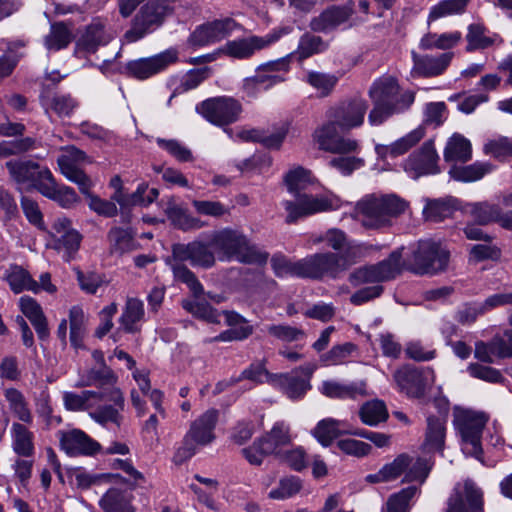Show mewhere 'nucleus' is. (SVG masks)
<instances>
[{
  "label": "nucleus",
  "instance_id": "nucleus-1",
  "mask_svg": "<svg viewBox=\"0 0 512 512\" xmlns=\"http://www.w3.org/2000/svg\"><path fill=\"white\" fill-rule=\"evenodd\" d=\"M368 95L373 105L368 115L372 126L381 125L394 114L408 110L415 100V93L411 90L401 92L397 80L392 76H383L374 81Z\"/></svg>",
  "mask_w": 512,
  "mask_h": 512
},
{
  "label": "nucleus",
  "instance_id": "nucleus-2",
  "mask_svg": "<svg viewBox=\"0 0 512 512\" xmlns=\"http://www.w3.org/2000/svg\"><path fill=\"white\" fill-rule=\"evenodd\" d=\"M285 183L288 191L295 194V200L282 202L287 212V224H294L299 219L333 209V203L327 197L302 193L311 183L310 172L304 168L298 167L289 171L285 176Z\"/></svg>",
  "mask_w": 512,
  "mask_h": 512
},
{
  "label": "nucleus",
  "instance_id": "nucleus-3",
  "mask_svg": "<svg viewBox=\"0 0 512 512\" xmlns=\"http://www.w3.org/2000/svg\"><path fill=\"white\" fill-rule=\"evenodd\" d=\"M209 243L221 261L235 259L244 264L264 265L269 258L267 252L251 244L247 236L236 229L224 228L213 232Z\"/></svg>",
  "mask_w": 512,
  "mask_h": 512
},
{
  "label": "nucleus",
  "instance_id": "nucleus-4",
  "mask_svg": "<svg viewBox=\"0 0 512 512\" xmlns=\"http://www.w3.org/2000/svg\"><path fill=\"white\" fill-rule=\"evenodd\" d=\"M407 207V202L397 195L368 194L356 203L354 213L365 228L381 229L391 226Z\"/></svg>",
  "mask_w": 512,
  "mask_h": 512
},
{
  "label": "nucleus",
  "instance_id": "nucleus-5",
  "mask_svg": "<svg viewBox=\"0 0 512 512\" xmlns=\"http://www.w3.org/2000/svg\"><path fill=\"white\" fill-rule=\"evenodd\" d=\"M365 247L352 246L344 252H323L303 258V278L322 280L339 278L365 254Z\"/></svg>",
  "mask_w": 512,
  "mask_h": 512
},
{
  "label": "nucleus",
  "instance_id": "nucleus-6",
  "mask_svg": "<svg viewBox=\"0 0 512 512\" xmlns=\"http://www.w3.org/2000/svg\"><path fill=\"white\" fill-rule=\"evenodd\" d=\"M219 418V411L215 408L206 410L191 422L188 431L183 437L181 445L174 454V462L182 464L197 452L198 447L206 446L215 439L214 430Z\"/></svg>",
  "mask_w": 512,
  "mask_h": 512
},
{
  "label": "nucleus",
  "instance_id": "nucleus-7",
  "mask_svg": "<svg viewBox=\"0 0 512 512\" xmlns=\"http://www.w3.org/2000/svg\"><path fill=\"white\" fill-rule=\"evenodd\" d=\"M176 2L178 0H148L134 16L131 28L125 33L126 40L136 42L161 27L174 12Z\"/></svg>",
  "mask_w": 512,
  "mask_h": 512
},
{
  "label": "nucleus",
  "instance_id": "nucleus-8",
  "mask_svg": "<svg viewBox=\"0 0 512 512\" xmlns=\"http://www.w3.org/2000/svg\"><path fill=\"white\" fill-rule=\"evenodd\" d=\"M449 251L431 239L418 241L409 260L408 270L417 275H435L447 269Z\"/></svg>",
  "mask_w": 512,
  "mask_h": 512
},
{
  "label": "nucleus",
  "instance_id": "nucleus-9",
  "mask_svg": "<svg viewBox=\"0 0 512 512\" xmlns=\"http://www.w3.org/2000/svg\"><path fill=\"white\" fill-rule=\"evenodd\" d=\"M6 168L20 192L36 190L41 194L53 177L48 167L32 160H11Z\"/></svg>",
  "mask_w": 512,
  "mask_h": 512
},
{
  "label": "nucleus",
  "instance_id": "nucleus-10",
  "mask_svg": "<svg viewBox=\"0 0 512 512\" xmlns=\"http://www.w3.org/2000/svg\"><path fill=\"white\" fill-rule=\"evenodd\" d=\"M455 422L462 436V451L482 461L481 436L487 422L486 416L483 413L464 410L457 415Z\"/></svg>",
  "mask_w": 512,
  "mask_h": 512
},
{
  "label": "nucleus",
  "instance_id": "nucleus-11",
  "mask_svg": "<svg viewBox=\"0 0 512 512\" xmlns=\"http://www.w3.org/2000/svg\"><path fill=\"white\" fill-rule=\"evenodd\" d=\"M196 112L211 124L223 127L239 119L242 106L232 97L219 96L197 104Z\"/></svg>",
  "mask_w": 512,
  "mask_h": 512
},
{
  "label": "nucleus",
  "instance_id": "nucleus-12",
  "mask_svg": "<svg viewBox=\"0 0 512 512\" xmlns=\"http://www.w3.org/2000/svg\"><path fill=\"white\" fill-rule=\"evenodd\" d=\"M402 249L393 251L387 259L374 264L355 269L349 275V282L352 286H359L367 283H379L394 278L401 268Z\"/></svg>",
  "mask_w": 512,
  "mask_h": 512
},
{
  "label": "nucleus",
  "instance_id": "nucleus-13",
  "mask_svg": "<svg viewBox=\"0 0 512 512\" xmlns=\"http://www.w3.org/2000/svg\"><path fill=\"white\" fill-rule=\"evenodd\" d=\"M49 241L47 247L62 253L65 261L75 258L82 241V235L72 227V222L66 217L55 219L48 232Z\"/></svg>",
  "mask_w": 512,
  "mask_h": 512
},
{
  "label": "nucleus",
  "instance_id": "nucleus-14",
  "mask_svg": "<svg viewBox=\"0 0 512 512\" xmlns=\"http://www.w3.org/2000/svg\"><path fill=\"white\" fill-rule=\"evenodd\" d=\"M340 128L338 123L329 118L321 126L315 129L313 139L318 144L319 149L336 153V154H349L355 153L359 150V143L357 140L344 137L339 134Z\"/></svg>",
  "mask_w": 512,
  "mask_h": 512
},
{
  "label": "nucleus",
  "instance_id": "nucleus-15",
  "mask_svg": "<svg viewBox=\"0 0 512 512\" xmlns=\"http://www.w3.org/2000/svg\"><path fill=\"white\" fill-rule=\"evenodd\" d=\"M315 370L312 364H306L290 373L273 374L270 383L281 389L290 399L303 397L311 388L310 378Z\"/></svg>",
  "mask_w": 512,
  "mask_h": 512
},
{
  "label": "nucleus",
  "instance_id": "nucleus-16",
  "mask_svg": "<svg viewBox=\"0 0 512 512\" xmlns=\"http://www.w3.org/2000/svg\"><path fill=\"white\" fill-rule=\"evenodd\" d=\"M178 60V51L169 48L151 57L129 61L126 65L127 73L138 80H146L166 70Z\"/></svg>",
  "mask_w": 512,
  "mask_h": 512
},
{
  "label": "nucleus",
  "instance_id": "nucleus-17",
  "mask_svg": "<svg viewBox=\"0 0 512 512\" xmlns=\"http://www.w3.org/2000/svg\"><path fill=\"white\" fill-rule=\"evenodd\" d=\"M58 157L57 163L61 173L70 181L76 183L83 194H88L92 182L90 178L78 168V164L90 162L87 154L75 146H68Z\"/></svg>",
  "mask_w": 512,
  "mask_h": 512
},
{
  "label": "nucleus",
  "instance_id": "nucleus-18",
  "mask_svg": "<svg viewBox=\"0 0 512 512\" xmlns=\"http://www.w3.org/2000/svg\"><path fill=\"white\" fill-rule=\"evenodd\" d=\"M368 108L366 100L354 98L332 107L328 118L334 119L341 131H350L363 125Z\"/></svg>",
  "mask_w": 512,
  "mask_h": 512
},
{
  "label": "nucleus",
  "instance_id": "nucleus-19",
  "mask_svg": "<svg viewBox=\"0 0 512 512\" xmlns=\"http://www.w3.org/2000/svg\"><path fill=\"white\" fill-rule=\"evenodd\" d=\"M288 33L287 29L281 31H274L266 36H250L247 38L235 39L228 41L223 47L220 48L222 54H225L235 59H248L256 51L262 50L272 43L276 42L282 34Z\"/></svg>",
  "mask_w": 512,
  "mask_h": 512
},
{
  "label": "nucleus",
  "instance_id": "nucleus-20",
  "mask_svg": "<svg viewBox=\"0 0 512 512\" xmlns=\"http://www.w3.org/2000/svg\"><path fill=\"white\" fill-rule=\"evenodd\" d=\"M208 242L192 241L188 244L177 243L172 246L173 260L189 261L193 266L211 268L215 265V252L211 250Z\"/></svg>",
  "mask_w": 512,
  "mask_h": 512
},
{
  "label": "nucleus",
  "instance_id": "nucleus-21",
  "mask_svg": "<svg viewBox=\"0 0 512 512\" xmlns=\"http://www.w3.org/2000/svg\"><path fill=\"white\" fill-rule=\"evenodd\" d=\"M438 159L434 143L429 140L405 160L403 167L412 178L417 179L423 175L437 174L439 172Z\"/></svg>",
  "mask_w": 512,
  "mask_h": 512
},
{
  "label": "nucleus",
  "instance_id": "nucleus-22",
  "mask_svg": "<svg viewBox=\"0 0 512 512\" xmlns=\"http://www.w3.org/2000/svg\"><path fill=\"white\" fill-rule=\"evenodd\" d=\"M237 27L232 18L218 19L198 26L189 37L193 46H206L228 37Z\"/></svg>",
  "mask_w": 512,
  "mask_h": 512
},
{
  "label": "nucleus",
  "instance_id": "nucleus-23",
  "mask_svg": "<svg viewBox=\"0 0 512 512\" xmlns=\"http://www.w3.org/2000/svg\"><path fill=\"white\" fill-rule=\"evenodd\" d=\"M60 447L69 456H94L101 445L84 431L74 428L57 433Z\"/></svg>",
  "mask_w": 512,
  "mask_h": 512
},
{
  "label": "nucleus",
  "instance_id": "nucleus-24",
  "mask_svg": "<svg viewBox=\"0 0 512 512\" xmlns=\"http://www.w3.org/2000/svg\"><path fill=\"white\" fill-rule=\"evenodd\" d=\"M428 375L434 377L433 370L430 368L423 370L404 365L395 371L393 377L398 387L409 397L421 398L425 393Z\"/></svg>",
  "mask_w": 512,
  "mask_h": 512
},
{
  "label": "nucleus",
  "instance_id": "nucleus-25",
  "mask_svg": "<svg viewBox=\"0 0 512 512\" xmlns=\"http://www.w3.org/2000/svg\"><path fill=\"white\" fill-rule=\"evenodd\" d=\"M446 512H483V493L474 483L466 481L448 501Z\"/></svg>",
  "mask_w": 512,
  "mask_h": 512
},
{
  "label": "nucleus",
  "instance_id": "nucleus-26",
  "mask_svg": "<svg viewBox=\"0 0 512 512\" xmlns=\"http://www.w3.org/2000/svg\"><path fill=\"white\" fill-rule=\"evenodd\" d=\"M111 40V35L106 30V24L100 18L93 19L88 24L76 41L75 54H92L100 46H104Z\"/></svg>",
  "mask_w": 512,
  "mask_h": 512
},
{
  "label": "nucleus",
  "instance_id": "nucleus-27",
  "mask_svg": "<svg viewBox=\"0 0 512 512\" xmlns=\"http://www.w3.org/2000/svg\"><path fill=\"white\" fill-rule=\"evenodd\" d=\"M412 77H435L441 75L449 66L453 53L447 52L438 56L419 55L412 51Z\"/></svg>",
  "mask_w": 512,
  "mask_h": 512
},
{
  "label": "nucleus",
  "instance_id": "nucleus-28",
  "mask_svg": "<svg viewBox=\"0 0 512 512\" xmlns=\"http://www.w3.org/2000/svg\"><path fill=\"white\" fill-rule=\"evenodd\" d=\"M353 12L350 6H331L322 11L318 16L313 17L309 27L314 32L328 33L347 22L353 15Z\"/></svg>",
  "mask_w": 512,
  "mask_h": 512
},
{
  "label": "nucleus",
  "instance_id": "nucleus-29",
  "mask_svg": "<svg viewBox=\"0 0 512 512\" xmlns=\"http://www.w3.org/2000/svg\"><path fill=\"white\" fill-rule=\"evenodd\" d=\"M40 104L45 114H56L60 118L71 117L79 107V102L70 94H40Z\"/></svg>",
  "mask_w": 512,
  "mask_h": 512
},
{
  "label": "nucleus",
  "instance_id": "nucleus-30",
  "mask_svg": "<svg viewBox=\"0 0 512 512\" xmlns=\"http://www.w3.org/2000/svg\"><path fill=\"white\" fill-rule=\"evenodd\" d=\"M446 421L443 417L428 416L423 449L442 453L445 447Z\"/></svg>",
  "mask_w": 512,
  "mask_h": 512
},
{
  "label": "nucleus",
  "instance_id": "nucleus-31",
  "mask_svg": "<svg viewBox=\"0 0 512 512\" xmlns=\"http://www.w3.org/2000/svg\"><path fill=\"white\" fill-rule=\"evenodd\" d=\"M107 239L112 255L122 256L138 247L135 232L131 228L113 227L109 230Z\"/></svg>",
  "mask_w": 512,
  "mask_h": 512
},
{
  "label": "nucleus",
  "instance_id": "nucleus-32",
  "mask_svg": "<svg viewBox=\"0 0 512 512\" xmlns=\"http://www.w3.org/2000/svg\"><path fill=\"white\" fill-rule=\"evenodd\" d=\"M144 316L143 302L137 298H128L120 317V324L126 333H137L140 331L138 323Z\"/></svg>",
  "mask_w": 512,
  "mask_h": 512
},
{
  "label": "nucleus",
  "instance_id": "nucleus-33",
  "mask_svg": "<svg viewBox=\"0 0 512 512\" xmlns=\"http://www.w3.org/2000/svg\"><path fill=\"white\" fill-rule=\"evenodd\" d=\"M322 393L330 398L354 399L358 395L366 394V383L363 381L342 384L336 381H325L322 384Z\"/></svg>",
  "mask_w": 512,
  "mask_h": 512
},
{
  "label": "nucleus",
  "instance_id": "nucleus-34",
  "mask_svg": "<svg viewBox=\"0 0 512 512\" xmlns=\"http://www.w3.org/2000/svg\"><path fill=\"white\" fill-rule=\"evenodd\" d=\"M457 209V200L452 197L428 200L423 215L426 221L441 222L453 215Z\"/></svg>",
  "mask_w": 512,
  "mask_h": 512
},
{
  "label": "nucleus",
  "instance_id": "nucleus-35",
  "mask_svg": "<svg viewBox=\"0 0 512 512\" xmlns=\"http://www.w3.org/2000/svg\"><path fill=\"white\" fill-rule=\"evenodd\" d=\"M343 426L344 423L339 420L326 418L317 423L312 434L319 443L327 447L340 435L353 434V431L346 430Z\"/></svg>",
  "mask_w": 512,
  "mask_h": 512
},
{
  "label": "nucleus",
  "instance_id": "nucleus-36",
  "mask_svg": "<svg viewBox=\"0 0 512 512\" xmlns=\"http://www.w3.org/2000/svg\"><path fill=\"white\" fill-rule=\"evenodd\" d=\"M12 447L16 454L30 457L34 454L33 433L25 423L14 422L11 426Z\"/></svg>",
  "mask_w": 512,
  "mask_h": 512
},
{
  "label": "nucleus",
  "instance_id": "nucleus-37",
  "mask_svg": "<svg viewBox=\"0 0 512 512\" xmlns=\"http://www.w3.org/2000/svg\"><path fill=\"white\" fill-rule=\"evenodd\" d=\"M471 157L470 141L460 134L452 135L444 149V160L446 162H467Z\"/></svg>",
  "mask_w": 512,
  "mask_h": 512
},
{
  "label": "nucleus",
  "instance_id": "nucleus-38",
  "mask_svg": "<svg viewBox=\"0 0 512 512\" xmlns=\"http://www.w3.org/2000/svg\"><path fill=\"white\" fill-rule=\"evenodd\" d=\"M5 279L11 290L18 294L25 290L37 293L39 291L38 283L31 277L28 271L19 265H12L7 270Z\"/></svg>",
  "mask_w": 512,
  "mask_h": 512
},
{
  "label": "nucleus",
  "instance_id": "nucleus-39",
  "mask_svg": "<svg viewBox=\"0 0 512 512\" xmlns=\"http://www.w3.org/2000/svg\"><path fill=\"white\" fill-rule=\"evenodd\" d=\"M104 398V394L97 391L84 390L80 393L66 391L63 393V405L68 411H86L94 406L92 399L103 400Z\"/></svg>",
  "mask_w": 512,
  "mask_h": 512
},
{
  "label": "nucleus",
  "instance_id": "nucleus-40",
  "mask_svg": "<svg viewBox=\"0 0 512 512\" xmlns=\"http://www.w3.org/2000/svg\"><path fill=\"white\" fill-rule=\"evenodd\" d=\"M72 29L65 22H55L50 26V32L44 38V45L48 51L65 49L72 41Z\"/></svg>",
  "mask_w": 512,
  "mask_h": 512
},
{
  "label": "nucleus",
  "instance_id": "nucleus-41",
  "mask_svg": "<svg viewBox=\"0 0 512 512\" xmlns=\"http://www.w3.org/2000/svg\"><path fill=\"white\" fill-rule=\"evenodd\" d=\"M41 194L66 209L72 208L79 201V197L73 188L57 184L54 177L51 178L50 183L47 184Z\"/></svg>",
  "mask_w": 512,
  "mask_h": 512
},
{
  "label": "nucleus",
  "instance_id": "nucleus-42",
  "mask_svg": "<svg viewBox=\"0 0 512 512\" xmlns=\"http://www.w3.org/2000/svg\"><path fill=\"white\" fill-rule=\"evenodd\" d=\"M4 397L13 415L22 423L32 424L33 415L23 393L16 388H7Z\"/></svg>",
  "mask_w": 512,
  "mask_h": 512
},
{
  "label": "nucleus",
  "instance_id": "nucleus-43",
  "mask_svg": "<svg viewBox=\"0 0 512 512\" xmlns=\"http://www.w3.org/2000/svg\"><path fill=\"white\" fill-rule=\"evenodd\" d=\"M492 169L493 166L490 163L475 162L467 166H453L449 171V175L456 181L473 182L483 178Z\"/></svg>",
  "mask_w": 512,
  "mask_h": 512
},
{
  "label": "nucleus",
  "instance_id": "nucleus-44",
  "mask_svg": "<svg viewBox=\"0 0 512 512\" xmlns=\"http://www.w3.org/2000/svg\"><path fill=\"white\" fill-rule=\"evenodd\" d=\"M359 417L365 425L377 426L389 418V413L382 400L374 399L365 402L359 409Z\"/></svg>",
  "mask_w": 512,
  "mask_h": 512
},
{
  "label": "nucleus",
  "instance_id": "nucleus-45",
  "mask_svg": "<svg viewBox=\"0 0 512 512\" xmlns=\"http://www.w3.org/2000/svg\"><path fill=\"white\" fill-rule=\"evenodd\" d=\"M461 38L462 35L458 31L443 34L427 33L421 38L419 47L422 50H446L456 46Z\"/></svg>",
  "mask_w": 512,
  "mask_h": 512
},
{
  "label": "nucleus",
  "instance_id": "nucleus-46",
  "mask_svg": "<svg viewBox=\"0 0 512 512\" xmlns=\"http://www.w3.org/2000/svg\"><path fill=\"white\" fill-rule=\"evenodd\" d=\"M70 342L75 349L84 348L83 339L86 334V318L84 311L79 306H73L69 310Z\"/></svg>",
  "mask_w": 512,
  "mask_h": 512
},
{
  "label": "nucleus",
  "instance_id": "nucleus-47",
  "mask_svg": "<svg viewBox=\"0 0 512 512\" xmlns=\"http://www.w3.org/2000/svg\"><path fill=\"white\" fill-rule=\"evenodd\" d=\"M328 48V43L325 42L320 36L304 33L298 43L297 55L300 60L309 58L314 54L324 52Z\"/></svg>",
  "mask_w": 512,
  "mask_h": 512
},
{
  "label": "nucleus",
  "instance_id": "nucleus-48",
  "mask_svg": "<svg viewBox=\"0 0 512 512\" xmlns=\"http://www.w3.org/2000/svg\"><path fill=\"white\" fill-rule=\"evenodd\" d=\"M211 75V68L202 67L189 70L181 79L180 84L174 89L169 102L176 95L185 93L189 90L197 88L204 80Z\"/></svg>",
  "mask_w": 512,
  "mask_h": 512
},
{
  "label": "nucleus",
  "instance_id": "nucleus-49",
  "mask_svg": "<svg viewBox=\"0 0 512 512\" xmlns=\"http://www.w3.org/2000/svg\"><path fill=\"white\" fill-rule=\"evenodd\" d=\"M470 0H442L432 6L428 15V22L435 21L439 18L462 14Z\"/></svg>",
  "mask_w": 512,
  "mask_h": 512
},
{
  "label": "nucleus",
  "instance_id": "nucleus-50",
  "mask_svg": "<svg viewBox=\"0 0 512 512\" xmlns=\"http://www.w3.org/2000/svg\"><path fill=\"white\" fill-rule=\"evenodd\" d=\"M116 382V377L113 371L103 366L100 369H91L85 376H82L76 383V387H88V386H99L112 385Z\"/></svg>",
  "mask_w": 512,
  "mask_h": 512
},
{
  "label": "nucleus",
  "instance_id": "nucleus-51",
  "mask_svg": "<svg viewBox=\"0 0 512 512\" xmlns=\"http://www.w3.org/2000/svg\"><path fill=\"white\" fill-rule=\"evenodd\" d=\"M416 492L417 488L415 486H409L398 493L392 494L388 498L386 505L382 508V512H409V503Z\"/></svg>",
  "mask_w": 512,
  "mask_h": 512
},
{
  "label": "nucleus",
  "instance_id": "nucleus-52",
  "mask_svg": "<svg viewBox=\"0 0 512 512\" xmlns=\"http://www.w3.org/2000/svg\"><path fill=\"white\" fill-rule=\"evenodd\" d=\"M264 442L263 451L266 453H274L279 446L286 445L290 442L289 427L283 422L276 423L270 433L261 438Z\"/></svg>",
  "mask_w": 512,
  "mask_h": 512
},
{
  "label": "nucleus",
  "instance_id": "nucleus-53",
  "mask_svg": "<svg viewBox=\"0 0 512 512\" xmlns=\"http://www.w3.org/2000/svg\"><path fill=\"white\" fill-rule=\"evenodd\" d=\"M100 506L105 512H134L124 493L117 488H111L103 495Z\"/></svg>",
  "mask_w": 512,
  "mask_h": 512
},
{
  "label": "nucleus",
  "instance_id": "nucleus-54",
  "mask_svg": "<svg viewBox=\"0 0 512 512\" xmlns=\"http://www.w3.org/2000/svg\"><path fill=\"white\" fill-rule=\"evenodd\" d=\"M271 266L277 277L291 275L303 278V258L291 261L282 255H275L271 259Z\"/></svg>",
  "mask_w": 512,
  "mask_h": 512
},
{
  "label": "nucleus",
  "instance_id": "nucleus-55",
  "mask_svg": "<svg viewBox=\"0 0 512 512\" xmlns=\"http://www.w3.org/2000/svg\"><path fill=\"white\" fill-rule=\"evenodd\" d=\"M183 308L198 319L219 324L221 313L207 302L184 301Z\"/></svg>",
  "mask_w": 512,
  "mask_h": 512
},
{
  "label": "nucleus",
  "instance_id": "nucleus-56",
  "mask_svg": "<svg viewBox=\"0 0 512 512\" xmlns=\"http://www.w3.org/2000/svg\"><path fill=\"white\" fill-rule=\"evenodd\" d=\"M302 489V481L296 476H289L280 479L277 488L272 489L268 496L274 500H285L293 497Z\"/></svg>",
  "mask_w": 512,
  "mask_h": 512
},
{
  "label": "nucleus",
  "instance_id": "nucleus-57",
  "mask_svg": "<svg viewBox=\"0 0 512 512\" xmlns=\"http://www.w3.org/2000/svg\"><path fill=\"white\" fill-rule=\"evenodd\" d=\"M184 261H176L171 264V269L176 280L185 283L194 295H200L203 292V286L196 278L195 274L189 270Z\"/></svg>",
  "mask_w": 512,
  "mask_h": 512
},
{
  "label": "nucleus",
  "instance_id": "nucleus-58",
  "mask_svg": "<svg viewBox=\"0 0 512 512\" xmlns=\"http://www.w3.org/2000/svg\"><path fill=\"white\" fill-rule=\"evenodd\" d=\"M268 335L283 342H294L305 337V332L301 328L287 324H272L266 328Z\"/></svg>",
  "mask_w": 512,
  "mask_h": 512
},
{
  "label": "nucleus",
  "instance_id": "nucleus-59",
  "mask_svg": "<svg viewBox=\"0 0 512 512\" xmlns=\"http://www.w3.org/2000/svg\"><path fill=\"white\" fill-rule=\"evenodd\" d=\"M425 131L422 127H418L395 141L388 149L392 157H397L406 153L410 148L415 146L424 137Z\"/></svg>",
  "mask_w": 512,
  "mask_h": 512
},
{
  "label": "nucleus",
  "instance_id": "nucleus-60",
  "mask_svg": "<svg viewBox=\"0 0 512 512\" xmlns=\"http://www.w3.org/2000/svg\"><path fill=\"white\" fill-rule=\"evenodd\" d=\"M123 410L114 407L113 405H102L96 410L89 413V416L97 423L105 426L108 423L115 424L119 427L123 421L121 414Z\"/></svg>",
  "mask_w": 512,
  "mask_h": 512
},
{
  "label": "nucleus",
  "instance_id": "nucleus-61",
  "mask_svg": "<svg viewBox=\"0 0 512 512\" xmlns=\"http://www.w3.org/2000/svg\"><path fill=\"white\" fill-rule=\"evenodd\" d=\"M471 216L480 225L496 221L500 215V207L489 203H477L471 206Z\"/></svg>",
  "mask_w": 512,
  "mask_h": 512
},
{
  "label": "nucleus",
  "instance_id": "nucleus-62",
  "mask_svg": "<svg viewBox=\"0 0 512 512\" xmlns=\"http://www.w3.org/2000/svg\"><path fill=\"white\" fill-rule=\"evenodd\" d=\"M192 205L198 214L204 216L221 218L230 214V208L220 201L193 200Z\"/></svg>",
  "mask_w": 512,
  "mask_h": 512
},
{
  "label": "nucleus",
  "instance_id": "nucleus-63",
  "mask_svg": "<svg viewBox=\"0 0 512 512\" xmlns=\"http://www.w3.org/2000/svg\"><path fill=\"white\" fill-rule=\"evenodd\" d=\"M466 39L467 51L485 49L493 43V40L485 35V27L480 24L469 25Z\"/></svg>",
  "mask_w": 512,
  "mask_h": 512
},
{
  "label": "nucleus",
  "instance_id": "nucleus-64",
  "mask_svg": "<svg viewBox=\"0 0 512 512\" xmlns=\"http://www.w3.org/2000/svg\"><path fill=\"white\" fill-rule=\"evenodd\" d=\"M338 79L334 75L309 72L307 75V82L316 90L319 91L321 96H327L333 90Z\"/></svg>",
  "mask_w": 512,
  "mask_h": 512
}]
</instances>
